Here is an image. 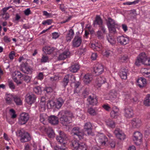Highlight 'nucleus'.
I'll list each match as a JSON object with an SVG mask.
<instances>
[{
	"mask_svg": "<svg viewBox=\"0 0 150 150\" xmlns=\"http://www.w3.org/2000/svg\"><path fill=\"white\" fill-rule=\"evenodd\" d=\"M69 77H70V76L69 74L66 75L62 81V85L64 87H65L67 85L69 82Z\"/></svg>",
	"mask_w": 150,
	"mask_h": 150,
	"instance_id": "32",
	"label": "nucleus"
},
{
	"mask_svg": "<svg viewBox=\"0 0 150 150\" xmlns=\"http://www.w3.org/2000/svg\"><path fill=\"white\" fill-rule=\"evenodd\" d=\"M89 89L88 88H86L83 91L82 93V96L83 97L85 98L88 95Z\"/></svg>",
	"mask_w": 150,
	"mask_h": 150,
	"instance_id": "46",
	"label": "nucleus"
},
{
	"mask_svg": "<svg viewBox=\"0 0 150 150\" xmlns=\"http://www.w3.org/2000/svg\"><path fill=\"white\" fill-rule=\"evenodd\" d=\"M59 35L58 33L54 32L52 33V38L53 39H56L58 38Z\"/></svg>",
	"mask_w": 150,
	"mask_h": 150,
	"instance_id": "60",
	"label": "nucleus"
},
{
	"mask_svg": "<svg viewBox=\"0 0 150 150\" xmlns=\"http://www.w3.org/2000/svg\"><path fill=\"white\" fill-rule=\"evenodd\" d=\"M15 56V53L13 51H12L10 52L9 55V57L12 60L13 59L14 57Z\"/></svg>",
	"mask_w": 150,
	"mask_h": 150,
	"instance_id": "55",
	"label": "nucleus"
},
{
	"mask_svg": "<svg viewBox=\"0 0 150 150\" xmlns=\"http://www.w3.org/2000/svg\"><path fill=\"white\" fill-rule=\"evenodd\" d=\"M64 101L61 98H59L57 99L56 101L51 100L47 103V106L50 108H60L62 105L64 104Z\"/></svg>",
	"mask_w": 150,
	"mask_h": 150,
	"instance_id": "4",
	"label": "nucleus"
},
{
	"mask_svg": "<svg viewBox=\"0 0 150 150\" xmlns=\"http://www.w3.org/2000/svg\"><path fill=\"white\" fill-rule=\"evenodd\" d=\"M141 72L146 76L150 74V71L147 68H142L141 70Z\"/></svg>",
	"mask_w": 150,
	"mask_h": 150,
	"instance_id": "39",
	"label": "nucleus"
},
{
	"mask_svg": "<svg viewBox=\"0 0 150 150\" xmlns=\"http://www.w3.org/2000/svg\"><path fill=\"white\" fill-rule=\"evenodd\" d=\"M80 84V83L79 82H77L75 83V89L74 90V93H78L80 92V90L79 88V87Z\"/></svg>",
	"mask_w": 150,
	"mask_h": 150,
	"instance_id": "45",
	"label": "nucleus"
},
{
	"mask_svg": "<svg viewBox=\"0 0 150 150\" xmlns=\"http://www.w3.org/2000/svg\"><path fill=\"white\" fill-rule=\"evenodd\" d=\"M144 103L146 106H150V94H148L146 95L144 101Z\"/></svg>",
	"mask_w": 150,
	"mask_h": 150,
	"instance_id": "33",
	"label": "nucleus"
},
{
	"mask_svg": "<svg viewBox=\"0 0 150 150\" xmlns=\"http://www.w3.org/2000/svg\"><path fill=\"white\" fill-rule=\"evenodd\" d=\"M99 27L100 28V29L102 30L103 31V33H105V26L103 25H100L99 26Z\"/></svg>",
	"mask_w": 150,
	"mask_h": 150,
	"instance_id": "64",
	"label": "nucleus"
},
{
	"mask_svg": "<svg viewBox=\"0 0 150 150\" xmlns=\"http://www.w3.org/2000/svg\"><path fill=\"white\" fill-rule=\"evenodd\" d=\"M48 57L47 56L42 54V58L41 59V62L46 63L48 61Z\"/></svg>",
	"mask_w": 150,
	"mask_h": 150,
	"instance_id": "47",
	"label": "nucleus"
},
{
	"mask_svg": "<svg viewBox=\"0 0 150 150\" xmlns=\"http://www.w3.org/2000/svg\"><path fill=\"white\" fill-rule=\"evenodd\" d=\"M29 118V116L28 113L25 112L22 113L20 115L18 119L19 124L21 125L25 124L28 121Z\"/></svg>",
	"mask_w": 150,
	"mask_h": 150,
	"instance_id": "10",
	"label": "nucleus"
},
{
	"mask_svg": "<svg viewBox=\"0 0 150 150\" xmlns=\"http://www.w3.org/2000/svg\"><path fill=\"white\" fill-rule=\"evenodd\" d=\"M142 137V134L140 132H134L133 139L136 145H139L141 144Z\"/></svg>",
	"mask_w": 150,
	"mask_h": 150,
	"instance_id": "9",
	"label": "nucleus"
},
{
	"mask_svg": "<svg viewBox=\"0 0 150 150\" xmlns=\"http://www.w3.org/2000/svg\"><path fill=\"white\" fill-rule=\"evenodd\" d=\"M48 120L49 123L53 125L57 124L59 122L58 117L54 115L50 116L48 118Z\"/></svg>",
	"mask_w": 150,
	"mask_h": 150,
	"instance_id": "23",
	"label": "nucleus"
},
{
	"mask_svg": "<svg viewBox=\"0 0 150 150\" xmlns=\"http://www.w3.org/2000/svg\"><path fill=\"white\" fill-rule=\"evenodd\" d=\"M4 40L6 42L8 43L11 41V40L10 38L6 36H5L4 38Z\"/></svg>",
	"mask_w": 150,
	"mask_h": 150,
	"instance_id": "61",
	"label": "nucleus"
},
{
	"mask_svg": "<svg viewBox=\"0 0 150 150\" xmlns=\"http://www.w3.org/2000/svg\"><path fill=\"white\" fill-rule=\"evenodd\" d=\"M84 130L86 132L87 134L89 135H93V133L92 132V126L90 122H87L85 123L84 126Z\"/></svg>",
	"mask_w": 150,
	"mask_h": 150,
	"instance_id": "14",
	"label": "nucleus"
},
{
	"mask_svg": "<svg viewBox=\"0 0 150 150\" xmlns=\"http://www.w3.org/2000/svg\"><path fill=\"white\" fill-rule=\"evenodd\" d=\"M92 79V75L88 74L85 75L83 78V81L86 84L90 83Z\"/></svg>",
	"mask_w": 150,
	"mask_h": 150,
	"instance_id": "27",
	"label": "nucleus"
},
{
	"mask_svg": "<svg viewBox=\"0 0 150 150\" xmlns=\"http://www.w3.org/2000/svg\"><path fill=\"white\" fill-rule=\"evenodd\" d=\"M106 22L109 31L110 33H115L117 25L115 21L112 18L109 17L106 20Z\"/></svg>",
	"mask_w": 150,
	"mask_h": 150,
	"instance_id": "5",
	"label": "nucleus"
},
{
	"mask_svg": "<svg viewBox=\"0 0 150 150\" xmlns=\"http://www.w3.org/2000/svg\"><path fill=\"white\" fill-rule=\"evenodd\" d=\"M114 133L116 137L120 140H124L125 138L124 134L119 128H117L115 129Z\"/></svg>",
	"mask_w": 150,
	"mask_h": 150,
	"instance_id": "18",
	"label": "nucleus"
},
{
	"mask_svg": "<svg viewBox=\"0 0 150 150\" xmlns=\"http://www.w3.org/2000/svg\"><path fill=\"white\" fill-rule=\"evenodd\" d=\"M105 122L107 125L111 128H113L115 127V123L112 120H107Z\"/></svg>",
	"mask_w": 150,
	"mask_h": 150,
	"instance_id": "34",
	"label": "nucleus"
},
{
	"mask_svg": "<svg viewBox=\"0 0 150 150\" xmlns=\"http://www.w3.org/2000/svg\"><path fill=\"white\" fill-rule=\"evenodd\" d=\"M15 75H17L18 76H21L20 78L22 77V79L23 80L27 82H29L31 79V78L28 75L22 74L19 71H16L15 72Z\"/></svg>",
	"mask_w": 150,
	"mask_h": 150,
	"instance_id": "25",
	"label": "nucleus"
},
{
	"mask_svg": "<svg viewBox=\"0 0 150 150\" xmlns=\"http://www.w3.org/2000/svg\"><path fill=\"white\" fill-rule=\"evenodd\" d=\"M82 42L81 37L80 36H75L72 42L73 47H77L80 45Z\"/></svg>",
	"mask_w": 150,
	"mask_h": 150,
	"instance_id": "13",
	"label": "nucleus"
},
{
	"mask_svg": "<svg viewBox=\"0 0 150 150\" xmlns=\"http://www.w3.org/2000/svg\"><path fill=\"white\" fill-rule=\"evenodd\" d=\"M70 54L69 51H65L59 54L58 59L59 60H64L69 57Z\"/></svg>",
	"mask_w": 150,
	"mask_h": 150,
	"instance_id": "20",
	"label": "nucleus"
},
{
	"mask_svg": "<svg viewBox=\"0 0 150 150\" xmlns=\"http://www.w3.org/2000/svg\"><path fill=\"white\" fill-rule=\"evenodd\" d=\"M18 134V136L20 137V140L22 142H27L31 139L30 134L23 130H19Z\"/></svg>",
	"mask_w": 150,
	"mask_h": 150,
	"instance_id": "6",
	"label": "nucleus"
},
{
	"mask_svg": "<svg viewBox=\"0 0 150 150\" xmlns=\"http://www.w3.org/2000/svg\"><path fill=\"white\" fill-rule=\"evenodd\" d=\"M76 149L77 150H86V145L84 143H80Z\"/></svg>",
	"mask_w": 150,
	"mask_h": 150,
	"instance_id": "37",
	"label": "nucleus"
},
{
	"mask_svg": "<svg viewBox=\"0 0 150 150\" xmlns=\"http://www.w3.org/2000/svg\"><path fill=\"white\" fill-rule=\"evenodd\" d=\"M10 112L11 113L13 114L12 115L11 117L13 118H14L16 117V115L15 114V110L13 109H11L10 110Z\"/></svg>",
	"mask_w": 150,
	"mask_h": 150,
	"instance_id": "56",
	"label": "nucleus"
},
{
	"mask_svg": "<svg viewBox=\"0 0 150 150\" xmlns=\"http://www.w3.org/2000/svg\"><path fill=\"white\" fill-rule=\"evenodd\" d=\"M98 57L96 53H93L91 56V58L93 60H96Z\"/></svg>",
	"mask_w": 150,
	"mask_h": 150,
	"instance_id": "58",
	"label": "nucleus"
},
{
	"mask_svg": "<svg viewBox=\"0 0 150 150\" xmlns=\"http://www.w3.org/2000/svg\"><path fill=\"white\" fill-rule=\"evenodd\" d=\"M92 48L95 51H100L102 49V47L101 45H98V44H92Z\"/></svg>",
	"mask_w": 150,
	"mask_h": 150,
	"instance_id": "35",
	"label": "nucleus"
},
{
	"mask_svg": "<svg viewBox=\"0 0 150 150\" xmlns=\"http://www.w3.org/2000/svg\"><path fill=\"white\" fill-rule=\"evenodd\" d=\"M87 101L90 105H96L98 103L97 97L93 94L89 96L87 98Z\"/></svg>",
	"mask_w": 150,
	"mask_h": 150,
	"instance_id": "17",
	"label": "nucleus"
},
{
	"mask_svg": "<svg viewBox=\"0 0 150 150\" xmlns=\"http://www.w3.org/2000/svg\"><path fill=\"white\" fill-rule=\"evenodd\" d=\"M8 85L10 88L11 89H13L15 88V86L14 85V84L12 82H9V83Z\"/></svg>",
	"mask_w": 150,
	"mask_h": 150,
	"instance_id": "62",
	"label": "nucleus"
},
{
	"mask_svg": "<svg viewBox=\"0 0 150 150\" xmlns=\"http://www.w3.org/2000/svg\"><path fill=\"white\" fill-rule=\"evenodd\" d=\"M21 70L23 73L27 74L31 73L32 71V68L30 67L26 62L25 63L23 62L21 64Z\"/></svg>",
	"mask_w": 150,
	"mask_h": 150,
	"instance_id": "11",
	"label": "nucleus"
},
{
	"mask_svg": "<svg viewBox=\"0 0 150 150\" xmlns=\"http://www.w3.org/2000/svg\"><path fill=\"white\" fill-rule=\"evenodd\" d=\"M137 85L141 88L145 87L147 85L146 79L142 77L140 78L137 80Z\"/></svg>",
	"mask_w": 150,
	"mask_h": 150,
	"instance_id": "19",
	"label": "nucleus"
},
{
	"mask_svg": "<svg viewBox=\"0 0 150 150\" xmlns=\"http://www.w3.org/2000/svg\"><path fill=\"white\" fill-rule=\"evenodd\" d=\"M52 19H48L44 21L42 23V24L44 25H45L46 24L48 25H50L52 23Z\"/></svg>",
	"mask_w": 150,
	"mask_h": 150,
	"instance_id": "52",
	"label": "nucleus"
},
{
	"mask_svg": "<svg viewBox=\"0 0 150 150\" xmlns=\"http://www.w3.org/2000/svg\"><path fill=\"white\" fill-rule=\"evenodd\" d=\"M36 79L42 80L43 79V74L42 72L40 73L38 76L36 77Z\"/></svg>",
	"mask_w": 150,
	"mask_h": 150,
	"instance_id": "54",
	"label": "nucleus"
},
{
	"mask_svg": "<svg viewBox=\"0 0 150 150\" xmlns=\"http://www.w3.org/2000/svg\"><path fill=\"white\" fill-rule=\"evenodd\" d=\"M47 134L48 137L50 138H53L54 136V132L53 130L51 129H50L48 130Z\"/></svg>",
	"mask_w": 150,
	"mask_h": 150,
	"instance_id": "40",
	"label": "nucleus"
},
{
	"mask_svg": "<svg viewBox=\"0 0 150 150\" xmlns=\"http://www.w3.org/2000/svg\"><path fill=\"white\" fill-rule=\"evenodd\" d=\"M128 73V70L124 68L122 69V71L120 73V75L122 79H126Z\"/></svg>",
	"mask_w": 150,
	"mask_h": 150,
	"instance_id": "26",
	"label": "nucleus"
},
{
	"mask_svg": "<svg viewBox=\"0 0 150 150\" xmlns=\"http://www.w3.org/2000/svg\"><path fill=\"white\" fill-rule=\"evenodd\" d=\"M88 112L92 115H96V112L95 110L93 108L90 107L88 109Z\"/></svg>",
	"mask_w": 150,
	"mask_h": 150,
	"instance_id": "44",
	"label": "nucleus"
},
{
	"mask_svg": "<svg viewBox=\"0 0 150 150\" xmlns=\"http://www.w3.org/2000/svg\"><path fill=\"white\" fill-rule=\"evenodd\" d=\"M72 133L74 138L77 140H81L83 138L84 132L80 130L78 127H75L72 130Z\"/></svg>",
	"mask_w": 150,
	"mask_h": 150,
	"instance_id": "7",
	"label": "nucleus"
},
{
	"mask_svg": "<svg viewBox=\"0 0 150 150\" xmlns=\"http://www.w3.org/2000/svg\"><path fill=\"white\" fill-rule=\"evenodd\" d=\"M95 139L98 144L102 146L105 145L106 143L108 141L106 137L102 134H97L96 136Z\"/></svg>",
	"mask_w": 150,
	"mask_h": 150,
	"instance_id": "8",
	"label": "nucleus"
},
{
	"mask_svg": "<svg viewBox=\"0 0 150 150\" xmlns=\"http://www.w3.org/2000/svg\"><path fill=\"white\" fill-rule=\"evenodd\" d=\"M61 115L59 118L60 122L64 126H66L71 122V119L73 117L72 113L68 111H62L59 112Z\"/></svg>",
	"mask_w": 150,
	"mask_h": 150,
	"instance_id": "1",
	"label": "nucleus"
},
{
	"mask_svg": "<svg viewBox=\"0 0 150 150\" xmlns=\"http://www.w3.org/2000/svg\"><path fill=\"white\" fill-rule=\"evenodd\" d=\"M141 121L139 119H134L132 121V127L134 128L139 127L141 125Z\"/></svg>",
	"mask_w": 150,
	"mask_h": 150,
	"instance_id": "24",
	"label": "nucleus"
},
{
	"mask_svg": "<svg viewBox=\"0 0 150 150\" xmlns=\"http://www.w3.org/2000/svg\"><path fill=\"white\" fill-rule=\"evenodd\" d=\"M54 50V49L53 48H51L50 47H47L44 48L43 50V51L45 53L50 54Z\"/></svg>",
	"mask_w": 150,
	"mask_h": 150,
	"instance_id": "36",
	"label": "nucleus"
},
{
	"mask_svg": "<svg viewBox=\"0 0 150 150\" xmlns=\"http://www.w3.org/2000/svg\"><path fill=\"white\" fill-rule=\"evenodd\" d=\"M80 143L74 139L72 140L71 144L74 148L76 149Z\"/></svg>",
	"mask_w": 150,
	"mask_h": 150,
	"instance_id": "43",
	"label": "nucleus"
},
{
	"mask_svg": "<svg viewBox=\"0 0 150 150\" xmlns=\"http://www.w3.org/2000/svg\"><path fill=\"white\" fill-rule=\"evenodd\" d=\"M14 97L11 94H7L6 96V100L7 104H11L14 100Z\"/></svg>",
	"mask_w": 150,
	"mask_h": 150,
	"instance_id": "31",
	"label": "nucleus"
},
{
	"mask_svg": "<svg viewBox=\"0 0 150 150\" xmlns=\"http://www.w3.org/2000/svg\"><path fill=\"white\" fill-rule=\"evenodd\" d=\"M74 35V33L73 30L70 29L66 36V40L67 41H70Z\"/></svg>",
	"mask_w": 150,
	"mask_h": 150,
	"instance_id": "28",
	"label": "nucleus"
},
{
	"mask_svg": "<svg viewBox=\"0 0 150 150\" xmlns=\"http://www.w3.org/2000/svg\"><path fill=\"white\" fill-rule=\"evenodd\" d=\"M93 25L95 26V25L98 24L99 26L103 24V21L99 16H97L93 23Z\"/></svg>",
	"mask_w": 150,
	"mask_h": 150,
	"instance_id": "30",
	"label": "nucleus"
},
{
	"mask_svg": "<svg viewBox=\"0 0 150 150\" xmlns=\"http://www.w3.org/2000/svg\"><path fill=\"white\" fill-rule=\"evenodd\" d=\"M145 127V134L146 135H149L150 134V122L147 124Z\"/></svg>",
	"mask_w": 150,
	"mask_h": 150,
	"instance_id": "38",
	"label": "nucleus"
},
{
	"mask_svg": "<svg viewBox=\"0 0 150 150\" xmlns=\"http://www.w3.org/2000/svg\"><path fill=\"white\" fill-rule=\"evenodd\" d=\"M67 148V146L62 148V147H58L57 146L54 147V150H66Z\"/></svg>",
	"mask_w": 150,
	"mask_h": 150,
	"instance_id": "57",
	"label": "nucleus"
},
{
	"mask_svg": "<svg viewBox=\"0 0 150 150\" xmlns=\"http://www.w3.org/2000/svg\"><path fill=\"white\" fill-rule=\"evenodd\" d=\"M14 100L17 105H20L22 104V102L20 98L17 96L14 97Z\"/></svg>",
	"mask_w": 150,
	"mask_h": 150,
	"instance_id": "42",
	"label": "nucleus"
},
{
	"mask_svg": "<svg viewBox=\"0 0 150 150\" xmlns=\"http://www.w3.org/2000/svg\"><path fill=\"white\" fill-rule=\"evenodd\" d=\"M97 36L98 39H101L103 38V34L100 30H98L97 33Z\"/></svg>",
	"mask_w": 150,
	"mask_h": 150,
	"instance_id": "50",
	"label": "nucleus"
},
{
	"mask_svg": "<svg viewBox=\"0 0 150 150\" xmlns=\"http://www.w3.org/2000/svg\"><path fill=\"white\" fill-rule=\"evenodd\" d=\"M139 1V0H137L135 1H132L131 2L128 1L126 2L123 3V4L124 5H132L133 4H135L138 3Z\"/></svg>",
	"mask_w": 150,
	"mask_h": 150,
	"instance_id": "48",
	"label": "nucleus"
},
{
	"mask_svg": "<svg viewBox=\"0 0 150 150\" xmlns=\"http://www.w3.org/2000/svg\"><path fill=\"white\" fill-rule=\"evenodd\" d=\"M35 96L33 94L28 93L25 96V100L29 104L31 105L36 100Z\"/></svg>",
	"mask_w": 150,
	"mask_h": 150,
	"instance_id": "15",
	"label": "nucleus"
},
{
	"mask_svg": "<svg viewBox=\"0 0 150 150\" xmlns=\"http://www.w3.org/2000/svg\"><path fill=\"white\" fill-rule=\"evenodd\" d=\"M79 66L78 64H75L72 65L69 68L70 71L73 73L76 72L79 69Z\"/></svg>",
	"mask_w": 150,
	"mask_h": 150,
	"instance_id": "29",
	"label": "nucleus"
},
{
	"mask_svg": "<svg viewBox=\"0 0 150 150\" xmlns=\"http://www.w3.org/2000/svg\"><path fill=\"white\" fill-rule=\"evenodd\" d=\"M118 43L121 45H125L128 43L129 39L125 36L121 35L117 37V38Z\"/></svg>",
	"mask_w": 150,
	"mask_h": 150,
	"instance_id": "12",
	"label": "nucleus"
},
{
	"mask_svg": "<svg viewBox=\"0 0 150 150\" xmlns=\"http://www.w3.org/2000/svg\"><path fill=\"white\" fill-rule=\"evenodd\" d=\"M104 71V67L101 64H97L94 68V72L96 75L102 74Z\"/></svg>",
	"mask_w": 150,
	"mask_h": 150,
	"instance_id": "16",
	"label": "nucleus"
},
{
	"mask_svg": "<svg viewBox=\"0 0 150 150\" xmlns=\"http://www.w3.org/2000/svg\"><path fill=\"white\" fill-rule=\"evenodd\" d=\"M57 141L61 144V146L59 147H67V140L68 138L67 134L64 132L61 131H59V136L57 137ZM58 146V147H59Z\"/></svg>",
	"mask_w": 150,
	"mask_h": 150,
	"instance_id": "3",
	"label": "nucleus"
},
{
	"mask_svg": "<svg viewBox=\"0 0 150 150\" xmlns=\"http://www.w3.org/2000/svg\"><path fill=\"white\" fill-rule=\"evenodd\" d=\"M118 112L117 111L112 110L110 112V116L113 118H115V117L118 115Z\"/></svg>",
	"mask_w": 150,
	"mask_h": 150,
	"instance_id": "53",
	"label": "nucleus"
},
{
	"mask_svg": "<svg viewBox=\"0 0 150 150\" xmlns=\"http://www.w3.org/2000/svg\"><path fill=\"white\" fill-rule=\"evenodd\" d=\"M103 108L106 110L109 111L110 109V107L108 105H104L103 106Z\"/></svg>",
	"mask_w": 150,
	"mask_h": 150,
	"instance_id": "63",
	"label": "nucleus"
},
{
	"mask_svg": "<svg viewBox=\"0 0 150 150\" xmlns=\"http://www.w3.org/2000/svg\"><path fill=\"white\" fill-rule=\"evenodd\" d=\"M33 90L34 92L36 93L39 94L41 92V88L39 86H37L34 88Z\"/></svg>",
	"mask_w": 150,
	"mask_h": 150,
	"instance_id": "49",
	"label": "nucleus"
},
{
	"mask_svg": "<svg viewBox=\"0 0 150 150\" xmlns=\"http://www.w3.org/2000/svg\"><path fill=\"white\" fill-rule=\"evenodd\" d=\"M141 64L150 66V58L147 57L144 52L140 54L135 61V64L137 66H139Z\"/></svg>",
	"mask_w": 150,
	"mask_h": 150,
	"instance_id": "2",
	"label": "nucleus"
},
{
	"mask_svg": "<svg viewBox=\"0 0 150 150\" xmlns=\"http://www.w3.org/2000/svg\"><path fill=\"white\" fill-rule=\"evenodd\" d=\"M125 116L128 118L132 117L133 115L132 110L129 107H127L125 108Z\"/></svg>",
	"mask_w": 150,
	"mask_h": 150,
	"instance_id": "21",
	"label": "nucleus"
},
{
	"mask_svg": "<svg viewBox=\"0 0 150 150\" xmlns=\"http://www.w3.org/2000/svg\"><path fill=\"white\" fill-rule=\"evenodd\" d=\"M45 115L44 114H41L40 115V121L43 124L44 123V122L45 121Z\"/></svg>",
	"mask_w": 150,
	"mask_h": 150,
	"instance_id": "51",
	"label": "nucleus"
},
{
	"mask_svg": "<svg viewBox=\"0 0 150 150\" xmlns=\"http://www.w3.org/2000/svg\"><path fill=\"white\" fill-rule=\"evenodd\" d=\"M24 13L26 16H28L31 13V11L29 8L27 9L24 11Z\"/></svg>",
	"mask_w": 150,
	"mask_h": 150,
	"instance_id": "59",
	"label": "nucleus"
},
{
	"mask_svg": "<svg viewBox=\"0 0 150 150\" xmlns=\"http://www.w3.org/2000/svg\"><path fill=\"white\" fill-rule=\"evenodd\" d=\"M106 80L104 77H98L96 79V83L97 86L98 87H100L102 85L105 83Z\"/></svg>",
	"mask_w": 150,
	"mask_h": 150,
	"instance_id": "22",
	"label": "nucleus"
},
{
	"mask_svg": "<svg viewBox=\"0 0 150 150\" xmlns=\"http://www.w3.org/2000/svg\"><path fill=\"white\" fill-rule=\"evenodd\" d=\"M107 39L108 42L112 45L115 44V41L113 37L109 35L107 37Z\"/></svg>",
	"mask_w": 150,
	"mask_h": 150,
	"instance_id": "41",
	"label": "nucleus"
}]
</instances>
